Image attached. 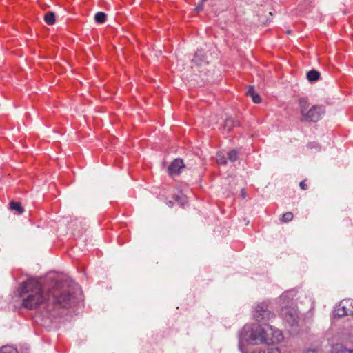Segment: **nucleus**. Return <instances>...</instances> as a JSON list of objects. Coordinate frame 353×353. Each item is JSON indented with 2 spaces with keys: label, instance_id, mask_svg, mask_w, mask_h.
Here are the masks:
<instances>
[{
  "label": "nucleus",
  "instance_id": "obj_1",
  "mask_svg": "<svg viewBox=\"0 0 353 353\" xmlns=\"http://www.w3.org/2000/svg\"><path fill=\"white\" fill-rule=\"evenodd\" d=\"M283 340L282 332L279 329L265 324V327L259 324L245 325L239 333V349L244 353V343L251 345L274 344Z\"/></svg>",
  "mask_w": 353,
  "mask_h": 353
},
{
  "label": "nucleus",
  "instance_id": "obj_2",
  "mask_svg": "<svg viewBox=\"0 0 353 353\" xmlns=\"http://www.w3.org/2000/svg\"><path fill=\"white\" fill-rule=\"evenodd\" d=\"M81 295L79 285L74 283L66 285L64 283H57L55 288L48 293V301L55 305L62 307H70L74 305Z\"/></svg>",
  "mask_w": 353,
  "mask_h": 353
},
{
  "label": "nucleus",
  "instance_id": "obj_3",
  "mask_svg": "<svg viewBox=\"0 0 353 353\" xmlns=\"http://www.w3.org/2000/svg\"><path fill=\"white\" fill-rule=\"evenodd\" d=\"M18 292L22 306L28 310L37 308L45 300L41 284L35 279H29L21 283Z\"/></svg>",
  "mask_w": 353,
  "mask_h": 353
},
{
  "label": "nucleus",
  "instance_id": "obj_4",
  "mask_svg": "<svg viewBox=\"0 0 353 353\" xmlns=\"http://www.w3.org/2000/svg\"><path fill=\"white\" fill-rule=\"evenodd\" d=\"M296 296L295 290H289L283 292L280 296L281 312L280 314L290 327L296 325L299 321L298 312L294 305V297Z\"/></svg>",
  "mask_w": 353,
  "mask_h": 353
},
{
  "label": "nucleus",
  "instance_id": "obj_5",
  "mask_svg": "<svg viewBox=\"0 0 353 353\" xmlns=\"http://www.w3.org/2000/svg\"><path fill=\"white\" fill-rule=\"evenodd\" d=\"M299 105L301 115L307 121L316 122L322 119L325 112L323 105H313L307 110L308 103L305 99H300Z\"/></svg>",
  "mask_w": 353,
  "mask_h": 353
},
{
  "label": "nucleus",
  "instance_id": "obj_6",
  "mask_svg": "<svg viewBox=\"0 0 353 353\" xmlns=\"http://www.w3.org/2000/svg\"><path fill=\"white\" fill-rule=\"evenodd\" d=\"M253 316L258 322L264 323L265 325L266 321L271 320L275 316L268 310V304L265 302H263L256 305L253 312Z\"/></svg>",
  "mask_w": 353,
  "mask_h": 353
},
{
  "label": "nucleus",
  "instance_id": "obj_7",
  "mask_svg": "<svg viewBox=\"0 0 353 353\" xmlns=\"http://www.w3.org/2000/svg\"><path fill=\"white\" fill-rule=\"evenodd\" d=\"M336 316L342 317L347 315L353 316V299H346L342 300L334 309Z\"/></svg>",
  "mask_w": 353,
  "mask_h": 353
},
{
  "label": "nucleus",
  "instance_id": "obj_8",
  "mask_svg": "<svg viewBox=\"0 0 353 353\" xmlns=\"http://www.w3.org/2000/svg\"><path fill=\"white\" fill-rule=\"evenodd\" d=\"M184 168V163L182 159H176L168 167V172L171 175L178 174L181 169Z\"/></svg>",
  "mask_w": 353,
  "mask_h": 353
},
{
  "label": "nucleus",
  "instance_id": "obj_9",
  "mask_svg": "<svg viewBox=\"0 0 353 353\" xmlns=\"http://www.w3.org/2000/svg\"><path fill=\"white\" fill-rule=\"evenodd\" d=\"M332 353H353V349H347L341 344H336L332 348Z\"/></svg>",
  "mask_w": 353,
  "mask_h": 353
},
{
  "label": "nucleus",
  "instance_id": "obj_10",
  "mask_svg": "<svg viewBox=\"0 0 353 353\" xmlns=\"http://www.w3.org/2000/svg\"><path fill=\"white\" fill-rule=\"evenodd\" d=\"M247 94L252 97L253 102L255 103H259L261 101V97L254 92V87L252 86L249 87Z\"/></svg>",
  "mask_w": 353,
  "mask_h": 353
},
{
  "label": "nucleus",
  "instance_id": "obj_11",
  "mask_svg": "<svg viewBox=\"0 0 353 353\" xmlns=\"http://www.w3.org/2000/svg\"><path fill=\"white\" fill-rule=\"evenodd\" d=\"M205 59V56L202 50H199L195 53L194 59H192L193 62L196 65H199L202 61H204Z\"/></svg>",
  "mask_w": 353,
  "mask_h": 353
},
{
  "label": "nucleus",
  "instance_id": "obj_12",
  "mask_svg": "<svg viewBox=\"0 0 353 353\" xmlns=\"http://www.w3.org/2000/svg\"><path fill=\"white\" fill-rule=\"evenodd\" d=\"M320 78V73L314 70H312L307 73V79L309 81H316Z\"/></svg>",
  "mask_w": 353,
  "mask_h": 353
},
{
  "label": "nucleus",
  "instance_id": "obj_13",
  "mask_svg": "<svg viewBox=\"0 0 353 353\" xmlns=\"http://www.w3.org/2000/svg\"><path fill=\"white\" fill-rule=\"evenodd\" d=\"M239 125V122L237 121L234 120L232 118H228L225 121L224 128L227 131L231 130V129Z\"/></svg>",
  "mask_w": 353,
  "mask_h": 353
},
{
  "label": "nucleus",
  "instance_id": "obj_14",
  "mask_svg": "<svg viewBox=\"0 0 353 353\" xmlns=\"http://www.w3.org/2000/svg\"><path fill=\"white\" fill-rule=\"evenodd\" d=\"M44 21L48 25H53L55 22V14L52 12H48L45 14Z\"/></svg>",
  "mask_w": 353,
  "mask_h": 353
},
{
  "label": "nucleus",
  "instance_id": "obj_15",
  "mask_svg": "<svg viewBox=\"0 0 353 353\" xmlns=\"http://www.w3.org/2000/svg\"><path fill=\"white\" fill-rule=\"evenodd\" d=\"M10 208L11 210L17 211L19 214L23 212V209L19 202L11 201L10 203Z\"/></svg>",
  "mask_w": 353,
  "mask_h": 353
},
{
  "label": "nucleus",
  "instance_id": "obj_16",
  "mask_svg": "<svg viewBox=\"0 0 353 353\" xmlns=\"http://www.w3.org/2000/svg\"><path fill=\"white\" fill-rule=\"evenodd\" d=\"M94 19L96 22L103 23L106 20V14L104 12H98L94 15Z\"/></svg>",
  "mask_w": 353,
  "mask_h": 353
},
{
  "label": "nucleus",
  "instance_id": "obj_17",
  "mask_svg": "<svg viewBox=\"0 0 353 353\" xmlns=\"http://www.w3.org/2000/svg\"><path fill=\"white\" fill-rule=\"evenodd\" d=\"M238 154L239 153L236 150H230L228 152V159L231 162H235L239 158Z\"/></svg>",
  "mask_w": 353,
  "mask_h": 353
},
{
  "label": "nucleus",
  "instance_id": "obj_18",
  "mask_svg": "<svg viewBox=\"0 0 353 353\" xmlns=\"http://www.w3.org/2000/svg\"><path fill=\"white\" fill-rule=\"evenodd\" d=\"M0 353H18V352L14 347L6 345L0 348Z\"/></svg>",
  "mask_w": 353,
  "mask_h": 353
},
{
  "label": "nucleus",
  "instance_id": "obj_19",
  "mask_svg": "<svg viewBox=\"0 0 353 353\" xmlns=\"http://www.w3.org/2000/svg\"><path fill=\"white\" fill-rule=\"evenodd\" d=\"M252 353H281V350L279 347H268L259 352L254 351Z\"/></svg>",
  "mask_w": 353,
  "mask_h": 353
},
{
  "label": "nucleus",
  "instance_id": "obj_20",
  "mask_svg": "<svg viewBox=\"0 0 353 353\" xmlns=\"http://www.w3.org/2000/svg\"><path fill=\"white\" fill-rule=\"evenodd\" d=\"M176 201L180 203L181 205H183L187 202V198L183 194H180L179 195H176L174 196Z\"/></svg>",
  "mask_w": 353,
  "mask_h": 353
},
{
  "label": "nucleus",
  "instance_id": "obj_21",
  "mask_svg": "<svg viewBox=\"0 0 353 353\" xmlns=\"http://www.w3.org/2000/svg\"><path fill=\"white\" fill-rule=\"evenodd\" d=\"M216 161L219 164L225 165L227 162V157H225L221 152L217 154Z\"/></svg>",
  "mask_w": 353,
  "mask_h": 353
},
{
  "label": "nucleus",
  "instance_id": "obj_22",
  "mask_svg": "<svg viewBox=\"0 0 353 353\" xmlns=\"http://www.w3.org/2000/svg\"><path fill=\"white\" fill-rule=\"evenodd\" d=\"M293 219V214L290 212H288L283 214L282 216V221L283 222H289L292 221Z\"/></svg>",
  "mask_w": 353,
  "mask_h": 353
},
{
  "label": "nucleus",
  "instance_id": "obj_23",
  "mask_svg": "<svg viewBox=\"0 0 353 353\" xmlns=\"http://www.w3.org/2000/svg\"><path fill=\"white\" fill-rule=\"evenodd\" d=\"M207 0H201L199 3H198V4L196 5V8H195V10L196 12H200L203 9V5H204V3Z\"/></svg>",
  "mask_w": 353,
  "mask_h": 353
},
{
  "label": "nucleus",
  "instance_id": "obj_24",
  "mask_svg": "<svg viewBox=\"0 0 353 353\" xmlns=\"http://www.w3.org/2000/svg\"><path fill=\"white\" fill-rule=\"evenodd\" d=\"M309 147H310V148H312H312H315V149H319V146L318 143H315V142L310 143L309 144Z\"/></svg>",
  "mask_w": 353,
  "mask_h": 353
},
{
  "label": "nucleus",
  "instance_id": "obj_25",
  "mask_svg": "<svg viewBox=\"0 0 353 353\" xmlns=\"http://www.w3.org/2000/svg\"><path fill=\"white\" fill-rule=\"evenodd\" d=\"M299 186L303 190H307V185L305 183V181H303L300 183Z\"/></svg>",
  "mask_w": 353,
  "mask_h": 353
},
{
  "label": "nucleus",
  "instance_id": "obj_26",
  "mask_svg": "<svg viewBox=\"0 0 353 353\" xmlns=\"http://www.w3.org/2000/svg\"><path fill=\"white\" fill-rule=\"evenodd\" d=\"M304 353H318L316 350L309 349L304 352Z\"/></svg>",
  "mask_w": 353,
  "mask_h": 353
},
{
  "label": "nucleus",
  "instance_id": "obj_27",
  "mask_svg": "<svg viewBox=\"0 0 353 353\" xmlns=\"http://www.w3.org/2000/svg\"><path fill=\"white\" fill-rule=\"evenodd\" d=\"M241 196L243 199L246 196L245 192L243 190H241Z\"/></svg>",
  "mask_w": 353,
  "mask_h": 353
},
{
  "label": "nucleus",
  "instance_id": "obj_28",
  "mask_svg": "<svg viewBox=\"0 0 353 353\" xmlns=\"http://www.w3.org/2000/svg\"><path fill=\"white\" fill-rule=\"evenodd\" d=\"M168 205L170 207L172 206V201H169L168 202Z\"/></svg>",
  "mask_w": 353,
  "mask_h": 353
},
{
  "label": "nucleus",
  "instance_id": "obj_29",
  "mask_svg": "<svg viewBox=\"0 0 353 353\" xmlns=\"http://www.w3.org/2000/svg\"><path fill=\"white\" fill-rule=\"evenodd\" d=\"M290 32H291V31H290V30H288V31H287V33H288V34H290Z\"/></svg>",
  "mask_w": 353,
  "mask_h": 353
}]
</instances>
